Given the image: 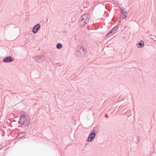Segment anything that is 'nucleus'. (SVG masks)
<instances>
[{
  "mask_svg": "<svg viewBox=\"0 0 156 156\" xmlns=\"http://www.w3.org/2000/svg\"><path fill=\"white\" fill-rule=\"evenodd\" d=\"M20 123L22 127L28 126L30 122V117L24 112H22L20 113Z\"/></svg>",
  "mask_w": 156,
  "mask_h": 156,
  "instance_id": "f257e3e1",
  "label": "nucleus"
},
{
  "mask_svg": "<svg viewBox=\"0 0 156 156\" xmlns=\"http://www.w3.org/2000/svg\"><path fill=\"white\" fill-rule=\"evenodd\" d=\"M90 17L88 14H84L80 17V23L81 26H83L89 22Z\"/></svg>",
  "mask_w": 156,
  "mask_h": 156,
  "instance_id": "f03ea898",
  "label": "nucleus"
},
{
  "mask_svg": "<svg viewBox=\"0 0 156 156\" xmlns=\"http://www.w3.org/2000/svg\"><path fill=\"white\" fill-rule=\"evenodd\" d=\"M86 53V50L84 49L83 47H81L78 49L76 53V55L79 57H84Z\"/></svg>",
  "mask_w": 156,
  "mask_h": 156,
  "instance_id": "7ed1b4c3",
  "label": "nucleus"
},
{
  "mask_svg": "<svg viewBox=\"0 0 156 156\" xmlns=\"http://www.w3.org/2000/svg\"><path fill=\"white\" fill-rule=\"evenodd\" d=\"M120 11L121 15L122 16L123 19H126L127 15V13L126 12V9L124 8H120Z\"/></svg>",
  "mask_w": 156,
  "mask_h": 156,
  "instance_id": "20e7f679",
  "label": "nucleus"
},
{
  "mask_svg": "<svg viewBox=\"0 0 156 156\" xmlns=\"http://www.w3.org/2000/svg\"><path fill=\"white\" fill-rule=\"evenodd\" d=\"M96 136V133L94 131H93L89 134L87 138V141L88 142L92 141L94 139Z\"/></svg>",
  "mask_w": 156,
  "mask_h": 156,
  "instance_id": "39448f33",
  "label": "nucleus"
},
{
  "mask_svg": "<svg viewBox=\"0 0 156 156\" xmlns=\"http://www.w3.org/2000/svg\"><path fill=\"white\" fill-rule=\"evenodd\" d=\"M40 25L39 24H37L33 27L32 32L34 34H36L40 28Z\"/></svg>",
  "mask_w": 156,
  "mask_h": 156,
  "instance_id": "423d86ee",
  "label": "nucleus"
},
{
  "mask_svg": "<svg viewBox=\"0 0 156 156\" xmlns=\"http://www.w3.org/2000/svg\"><path fill=\"white\" fill-rule=\"evenodd\" d=\"M14 59L11 56H8L5 57L3 60V62H10L13 61Z\"/></svg>",
  "mask_w": 156,
  "mask_h": 156,
  "instance_id": "0eeeda50",
  "label": "nucleus"
},
{
  "mask_svg": "<svg viewBox=\"0 0 156 156\" xmlns=\"http://www.w3.org/2000/svg\"><path fill=\"white\" fill-rule=\"evenodd\" d=\"M35 60L37 62H42L44 59V56L42 55L37 56L34 57Z\"/></svg>",
  "mask_w": 156,
  "mask_h": 156,
  "instance_id": "6e6552de",
  "label": "nucleus"
},
{
  "mask_svg": "<svg viewBox=\"0 0 156 156\" xmlns=\"http://www.w3.org/2000/svg\"><path fill=\"white\" fill-rule=\"evenodd\" d=\"M144 44L143 41L141 40L136 45L138 48H141L144 46Z\"/></svg>",
  "mask_w": 156,
  "mask_h": 156,
  "instance_id": "1a4fd4ad",
  "label": "nucleus"
},
{
  "mask_svg": "<svg viewBox=\"0 0 156 156\" xmlns=\"http://www.w3.org/2000/svg\"><path fill=\"white\" fill-rule=\"evenodd\" d=\"M26 134V133L25 132H22L20 133L17 136V137L18 138H21L25 136Z\"/></svg>",
  "mask_w": 156,
  "mask_h": 156,
  "instance_id": "9d476101",
  "label": "nucleus"
},
{
  "mask_svg": "<svg viewBox=\"0 0 156 156\" xmlns=\"http://www.w3.org/2000/svg\"><path fill=\"white\" fill-rule=\"evenodd\" d=\"M140 137L137 136H135L133 138V141L136 143H137L139 142Z\"/></svg>",
  "mask_w": 156,
  "mask_h": 156,
  "instance_id": "9b49d317",
  "label": "nucleus"
},
{
  "mask_svg": "<svg viewBox=\"0 0 156 156\" xmlns=\"http://www.w3.org/2000/svg\"><path fill=\"white\" fill-rule=\"evenodd\" d=\"M62 47V45L61 43H58L56 46V48L58 49H60Z\"/></svg>",
  "mask_w": 156,
  "mask_h": 156,
  "instance_id": "f8f14e48",
  "label": "nucleus"
},
{
  "mask_svg": "<svg viewBox=\"0 0 156 156\" xmlns=\"http://www.w3.org/2000/svg\"><path fill=\"white\" fill-rule=\"evenodd\" d=\"M113 30L112 29L108 33H107L106 34V36L107 37H109L110 36H109L110 34H112L113 32Z\"/></svg>",
  "mask_w": 156,
  "mask_h": 156,
  "instance_id": "ddd939ff",
  "label": "nucleus"
},
{
  "mask_svg": "<svg viewBox=\"0 0 156 156\" xmlns=\"http://www.w3.org/2000/svg\"><path fill=\"white\" fill-rule=\"evenodd\" d=\"M150 36H151V37H150V38L151 39H153L154 40V41H156L155 40H154V39H156V37H155L154 36H153V35H150Z\"/></svg>",
  "mask_w": 156,
  "mask_h": 156,
  "instance_id": "4468645a",
  "label": "nucleus"
},
{
  "mask_svg": "<svg viewBox=\"0 0 156 156\" xmlns=\"http://www.w3.org/2000/svg\"><path fill=\"white\" fill-rule=\"evenodd\" d=\"M112 2L116 5H118L119 3V2L117 0H113Z\"/></svg>",
  "mask_w": 156,
  "mask_h": 156,
  "instance_id": "2eb2a0df",
  "label": "nucleus"
},
{
  "mask_svg": "<svg viewBox=\"0 0 156 156\" xmlns=\"http://www.w3.org/2000/svg\"><path fill=\"white\" fill-rule=\"evenodd\" d=\"M118 28V26H116L114 27L112 29V30L114 31L116 30H117Z\"/></svg>",
  "mask_w": 156,
  "mask_h": 156,
  "instance_id": "dca6fc26",
  "label": "nucleus"
},
{
  "mask_svg": "<svg viewBox=\"0 0 156 156\" xmlns=\"http://www.w3.org/2000/svg\"><path fill=\"white\" fill-rule=\"evenodd\" d=\"M121 16H120L119 20L118 21V25H120L121 23Z\"/></svg>",
  "mask_w": 156,
  "mask_h": 156,
  "instance_id": "f3484780",
  "label": "nucleus"
},
{
  "mask_svg": "<svg viewBox=\"0 0 156 156\" xmlns=\"http://www.w3.org/2000/svg\"><path fill=\"white\" fill-rule=\"evenodd\" d=\"M105 117H106V118H108V115H107V114L105 115Z\"/></svg>",
  "mask_w": 156,
  "mask_h": 156,
  "instance_id": "a211bd4d",
  "label": "nucleus"
}]
</instances>
